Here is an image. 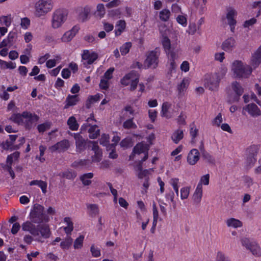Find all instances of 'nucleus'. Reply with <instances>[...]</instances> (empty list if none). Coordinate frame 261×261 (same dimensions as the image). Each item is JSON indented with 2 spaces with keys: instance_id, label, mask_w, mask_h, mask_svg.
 I'll use <instances>...</instances> for the list:
<instances>
[{
  "instance_id": "f257e3e1",
  "label": "nucleus",
  "mask_w": 261,
  "mask_h": 261,
  "mask_svg": "<svg viewBox=\"0 0 261 261\" xmlns=\"http://www.w3.org/2000/svg\"><path fill=\"white\" fill-rule=\"evenodd\" d=\"M177 40L176 38L175 40L171 41L168 37L165 36H163L161 40L163 47L168 58V68L171 73L175 71L177 67L175 62V60L177 59L178 57L176 50L177 44Z\"/></svg>"
},
{
  "instance_id": "f03ea898",
  "label": "nucleus",
  "mask_w": 261,
  "mask_h": 261,
  "mask_svg": "<svg viewBox=\"0 0 261 261\" xmlns=\"http://www.w3.org/2000/svg\"><path fill=\"white\" fill-rule=\"evenodd\" d=\"M226 72V67H221L217 72L206 74L204 80L205 86L211 90H217L220 81L225 76Z\"/></svg>"
},
{
  "instance_id": "7ed1b4c3",
  "label": "nucleus",
  "mask_w": 261,
  "mask_h": 261,
  "mask_svg": "<svg viewBox=\"0 0 261 261\" xmlns=\"http://www.w3.org/2000/svg\"><path fill=\"white\" fill-rule=\"evenodd\" d=\"M230 70L233 77L236 78H248L252 72V67L242 61H233L230 66Z\"/></svg>"
},
{
  "instance_id": "20e7f679",
  "label": "nucleus",
  "mask_w": 261,
  "mask_h": 261,
  "mask_svg": "<svg viewBox=\"0 0 261 261\" xmlns=\"http://www.w3.org/2000/svg\"><path fill=\"white\" fill-rule=\"evenodd\" d=\"M10 120L18 125L30 127L31 125L38 120L37 115L28 112H24L22 114H14L10 117Z\"/></svg>"
},
{
  "instance_id": "39448f33",
  "label": "nucleus",
  "mask_w": 261,
  "mask_h": 261,
  "mask_svg": "<svg viewBox=\"0 0 261 261\" xmlns=\"http://www.w3.org/2000/svg\"><path fill=\"white\" fill-rule=\"evenodd\" d=\"M68 16V11L64 9H58L54 11L51 15L50 25L53 29H58L62 27L66 22Z\"/></svg>"
},
{
  "instance_id": "423d86ee",
  "label": "nucleus",
  "mask_w": 261,
  "mask_h": 261,
  "mask_svg": "<svg viewBox=\"0 0 261 261\" xmlns=\"http://www.w3.org/2000/svg\"><path fill=\"white\" fill-rule=\"evenodd\" d=\"M54 7L53 0H38L34 5L35 15L38 17L45 16Z\"/></svg>"
},
{
  "instance_id": "0eeeda50",
  "label": "nucleus",
  "mask_w": 261,
  "mask_h": 261,
  "mask_svg": "<svg viewBox=\"0 0 261 261\" xmlns=\"http://www.w3.org/2000/svg\"><path fill=\"white\" fill-rule=\"evenodd\" d=\"M30 215L32 221L36 223H46L50 220L49 216L44 212V207L38 203L34 205Z\"/></svg>"
},
{
  "instance_id": "6e6552de",
  "label": "nucleus",
  "mask_w": 261,
  "mask_h": 261,
  "mask_svg": "<svg viewBox=\"0 0 261 261\" xmlns=\"http://www.w3.org/2000/svg\"><path fill=\"white\" fill-rule=\"evenodd\" d=\"M240 242L242 246L249 250L253 256L261 257V247L256 241L249 238L242 237L240 239Z\"/></svg>"
},
{
  "instance_id": "1a4fd4ad",
  "label": "nucleus",
  "mask_w": 261,
  "mask_h": 261,
  "mask_svg": "<svg viewBox=\"0 0 261 261\" xmlns=\"http://www.w3.org/2000/svg\"><path fill=\"white\" fill-rule=\"evenodd\" d=\"M138 76L134 72H130L126 75L121 80V83L124 86H129L130 90H134L138 84Z\"/></svg>"
},
{
  "instance_id": "9d476101",
  "label": "nucleus",
  "mask_w": 261,
  "mask_h": 261,
  "mask_svg": "<svg viewBox=\"0 0 261 261\" xmlns=\"http://www.w3.org/2000/svg\"><path fill=\"white\" fill-rule=\"evenodd\" d=\"M81 57L83 64L85 67H88L98 59V55L92 50L84 49L82 51Z\"/></svg>"
},
{
  "instance_id": "9b49d317",
  "label": "nucleus",
  "mask_w": 261,
  "mask_h": 261,
  "mask_svg": "<svg viewBox=\"0 0 261 261\" xmlns=\"http://www.w3.org/2000/svg\"><path fill=\"white\" fill-rule=\"evenodd\" d=\"M147 145L145 143H139L137 144L134 148L132 154L129 155V160H135L137 158V156L143 154V158L141 161H145L147 157Z\"/></svg>"
},
{
  "instance_id": "f8f14e48",
  "label": "nucleus",
  "mask_w": 261,
  "mask_h": 261,
  "mask_svg": "<svg viewBox=\"0 0 261 261\" xmlns=\"http://www.w3.org/2000/svg\"><path fill=\"white\" fill-rule=\"evenodd\" d=\"M257 152V148L254 145L251 146L247 149L246 159V166L247 169L251 168L256 162Z\"/></svg>"
},
{
  "instance_id": "ddd939ff",
  "label": "nucleus",
  "mask_w": 261,
  "mask_h": 261,
  "mask_svg": "<svg viewBox=\"0 0 261 261\" xmlns=\"http://www.w3.org/2000/svg\"><path fill=\"white\" fill-rule=\"evenodd\" d=\"M160 55V51L158 48L148 53V68L155 69L157 67Z\"/></svg>"
},
{
  "instance_id": "4468645a",
  "label": "nucleus",
  "mask_w": 261,
  "mask_h": 261,
  "mask_svg": "<svg viewBox=\"0 0 261 261\" xmlns=\"http://www.w3.org/2000/svg\"><path fill=\"white\" fill-rule=\"evenodd\" d=\"M89 143L90 144V146L91 147V151H92V152L91 153V162L94 163L100 162L102 159V151L101 149H100L97 142L95 141H90Z\"/></svg>"
},
{
  "instance_id": "2eb2a0df",
  "label": "nucleus",
  "mask_w": 261,
  "mask_h": 261,
  "mask_svg": "<svg viewBox=\"0 0 261 261\" xmlns=\"http://www.w3.org/2000/svg\"><path fill=\"white\" fill-rule=\"evenodd\" d=\"M248 114L252 117H257L261 115V110L257 105L253 103H249L243 108L242 113Z\"/></svg>"
},
{
  "instance_id": "dca6fc26",
  "label": "nucleus",
  "mask_w": 261,
  "mask_h": 261,
  "mask_svg": "<svg viewBox=\"0 0 261 261\" xmlns=\"http://www.w3.org/2000/svg\"><path fill=\"white\" fill-rule=\"evenodd\" d=\"M37 228L39 232V236H37L38 237L37 239L38 241L43 242V241L41 240V238L47 239L50 237L51 232L48 224L40 225L37 226Z\"/></svg>"
},
{
  "instance_id": "f3484780",
  "label": "nucleus",
  "mask_w": 261,
  "mask_h": 261,
  "mask_svg": "<svg viewBox=\"0 0 261 261\" xmlns=\"http://www.w3.org/2000/svg\"><path fill=\"white\" fill-rule=\"evenodd\" d=\"M80 29V28L79 25H74L71 30L64 33L61 38V41L62 42H70L78 33Z\"/></svg>"
},
{
  "instance_id": "a211bd4d",
  "label": "nucleus",
  "mask_w": 261,
  "mask_h": 261,
  "mask_svg": "<svg viewBox=\"0 0 261 261\" xmlns=\"http://www.w3.org/2000/svg\"><path fill=\"white\" fill-rule=\"evenodd\" d=\"M22 230L29 232L34 237L39 236V232L37 226L32 222L26 221L21 224Z\"/></svg>"
},
{
  "instance_id": "6ab92c4d",
  "label": "nucleus",
  "mask_w": 261,
  "mask_h": 261,
  "mask_svg": "<svg viewBox=\"0 0 261 261\" xmlns=\"http://www.w3.org/2000/svg\"><path fill=\"white\" fill-rule=\"evenodd\" d=\"M87 127H89V136L91 139H95L99 136V130L98 129L97 126L96 125H89L87 122L82 125L81 128V132H83Z\"/></svg>"
},
{
  "instance_id": "aec40b11",
  "label": "nucleus",
  "mask_w": 261,
  "mask_h": 261,
  "mask_svg": "<svg viewBox=\"0 0 261 261\" xmlns=\"http://www.w3.org/2000/svg\"><path fill=\"white\" fill-rule=\"evenodd\" d=\"M16 38V33L10 32L7 37L0 42V49L3 47H10L13 46L15 43Z\"/></svg>"
},
{
  "instance_id": "412c9836",
  "label": "nucleus",
  "mask_w": 261,
  "mask_h": 261,
  "mask_svg": "<svg viewBox=\"0 0 261 261\" xmlns=\"http://www.w3.org/2000/svg\"><path fill=\"white\" fill-rule=\"evenodd\" d=\"M261 62V46L252 55L250 65L252 70L257 67Z\"/></svg>"
},
{
  "instance_id": "4be33fe9",
  "label": "nucleus",
  "mask_w": 261,
  "mask_h": 261,
  "mask_svg": "<svg viewBox=\"0 0 261 261\" xmlns=\"http://www.w3.org/2000/svg\"><path fill=\"white\" fill-rule=\"evenodd\" d=\"M200 159V153L197 149H191L187 156V163L190 165H195Z\"/></svg>"
},
{
  "instance_id": "5701e85b",
  "label": "nucleus",
  "mask_w": 261,
  "mask_h": 261,
  "mask_svg": "<svg viewBox=\"0 0 261 261\" xmlns=\"http://www.w3.org/2000/svg\"><path fill=\"white\" fill-rule=\"evenodd\" d=\"M225 224L227 227L233 229H237L243 226V222L240 220L230 217L226 219Z\"/></svg>"
},
{
  "instance_id": "b1692460",
  "label": "nucleus",
  "mask_w": 261,
  "mask_h": 261,
  "mask_svg": "<svg viewBox=\"0 0 261 261\" xmlns=\"http://www.w3.org/2000/svg\"><path fill=\"white\" fill-rule=\"evenodd\" d=\"M69 146L70 144L68 141L64 140L51 146L49 149L52 152L55 151H62L68 149Z\"/></svg>"
},
{
  "instance_id": "393cba45",
  "label": "nucleus",
  "mask_w": 261,
  "mask_h": 261,
  "mask_svg": "<svg viewBox=\"0 0 261 261\" xmlns=\"http://www.w3.org/2000/svg\"><path fill=\"white\" fill-rule=\"evenodd\" d=\"M203 196V188L196 186L192 195V200L194 204L200 203Z\"/></svg>"
},
{
  "instance_id": "a878e982",
  "label": "nucleus",
  "mask_w": 261,
  "mask_h": 261,
  "mask_svg": "<svg viewBox=\"0 0 261 261\" xmlns=\"http://www.w3.org/2000/svg\"><path fill=\"white\" fill-rule=\"evenodd\" d=\"M237 12L233 9H230L228 11L227 14V19L228 23L230 27V30L232 32H233L235 29V25L236 21L234 19V17L237 16Z\"/></svg>"
},
{
  "instance_id": "bb28decb",
  "label": "nucleus",
  "mask_w": 261,
  "mask_h": 261,
  "mask_svg": "<svg viewBox=\"0 0 261 261\" xmlns=\"http://www.w3.org/2000/svg\"><path fill=\"white\" fill-rule=\"evenodd\" d=\"M171 107V104L168 102H165L163 103L161 112V115L163 117L170 118L173 116Z\"/></svg>"
},
{
  "instance_id": "cd10ccee",
  "label": "nucleus",
  "mask_w": 261,
  "mask_h": 261,
  "mask_svg": "<svg viewBox=\"0 0 261 261\" xmlns=\"http://www.w3.org/2000/svg\"><path fill=\"white\" fill-rule=\"evenodd\" d=\"M190 83V80L188 77H184L177 86L178 93L180 95L184 94L188 89Z\"/></svg>"
},
{
  "instance_id": "c85d7f7f",
  "label": "nucleus",
  "mask_w": 261,
  "mask_h": 261,
  "mask_svg": "<svg viewBox=\"0 0 261 261\" xmlns=\"http://www.w3.org/2000/svg\"><path fill=\"white\" fill-rule=\"evenodd\" d=\"M236 46V40L232 37L226 39L222 44V48L225 51H231Z\"/></svg>"
},
{
  "instance_id": "c756f323",
  "label": "nucleus",
  "mask_w": 261,
  "mask_h": 261,
  "mask_svg": "<svg viewBox=\"0 0 261 261\" xmlns=\"http://www.w3.org/2000/svg\"><path fill=\"white\" fill-rule=\"evenodd\" d=\"M73 135L75 140L76 151L81 152L85 148V140L79 134L74 133Z\"/></svg>"
},
{
  "instance_id": "7c9ffc66",
  "label": "nucleus",
  "mask_w": 261,
  "mask_h": 261,
  "mask_svg": "<svg viewBox=\"0 0 261 261\" xmlns=\"http://www.w3.org/2000/svg\"><path fill=\"white\" fill-rule=\"evenodd\" d=\"M126 23L124 20H119L116 22L114 31L115 36L118 37L121 35L125 30Z\"/></svg>"
},
{
  "instance_id": "2f4dec72",
  "label": "nucleus",
  "mask_w": 261,
  "mask_h": 261,
  "mask_svg": "<svg viewBox=\"0 0 261 261\" xmlns=\"http://www.w3.org/2000/svg\"><path fill=\"white\" fill-rule=\"evenodd\" d=\"M140 161L136 166L135 170L137 172L138 177L140 179H146L147 171L145 169H143V162Z\"/></svg>"
},
{
  "instance_id": "473e14b6",
  "label": "nucleus",
  "mask_w": 261,
  "mask_h": 261,
  "mask_svg": "<svg viewBox=\"0 0 261 261\" xmlns=\"http://www.w3.org/2000/svg\"><path fill=\"white\" fill-rule=\"evenodd\" d=\"M90 9L88 7L79 8L76 10V13L78 14L79 19L82 21H85L88 19V15Z\"/></svg>"
},
{
  "instance_id": "72a5a7b5",
  "label": "nucleus",
  "mask_w": 261,
  "mask_h": 261,
  "mask_svg": "<svg viewBox=\"0 0 261 261\" xmlns=\"http://www.w3.org/2000/svg\"><path fill=\"white\" fill-rule=\"evenodd\" d=\"M63 222L66 224V226L62 227L67 234H71L73 230V224L71 218L69 217H66L63 219Z\"/></svg>"
},
{
  "instance_id": "f704fd0d",
  "label": "nucleus",
  "mask_w": 261,
  "mask_h": 261,
  "mask_svg": "<svg viewBox=\"0 0 261 261\" xmlns=\"http://www.w3.org/2000/svg\"><path fill=\"white\" fill-rule=\"evenodd\" d=\"M91 163V161L89 160H80L75 161L72 164V166L77 168H87L90 166Z\"/></svg>"
},
{
  "instance_id": "c9c22d12",
  "label": "nucleus",
  "mask_w": 261,
  "mask_h": 261,
  "mask_svg": "<svg viewBox=\"0 0 261 261\" xmlns=\"http://www.w3.org/2000/svg\"><path fill=\"white\" fill-rule=\"evenodd\" d=\"M29 185L31 186L35 185L38 186L44 194L47 192V184L46 181L41 180H33L30 182Z\"/></svg>"
},
{
  "instance_id": "e433bc0d",
  "label": "nucleus",
  "mask_w": 261,
  "mask_h": 261,
  "mask_svg": "<svg viewBox=\"0 0 261 261\" xmlns=\"http://www.w3.org/2000/svg\"><path fill=\"white\" fill-rule=\"evenodd\" d=\"M61 178H65L68 179H72L75 178L76 176V173L75 171L71 169H67L64 171H62L58 174Z\"/></svg>"
},
{
  "instance_id": "4c0bfd02",
  "label": "nucleus",
  "mask_w": 261,
  "mask_h": 261,
  "mask_svg": "<svg viewBox=\"0 0 261 261\" xmlns=\"http://www.w3.org/2000/svg\"><path fill=\"white\" fill-rule=\"evenodd\" d=\"M184 137L183 130L180 128L175 130L172 136V140L176 144H177Z\"/></svg>"
},
{
  "instance_id": "58836bf2",
  "label": "nucleus",
  "mask_w": 261,
  "mask_h": 261,
  "mask_svg": "<svg viewBox=\"0 0 261 261\" xmlns=\"http://www.w3.org/2000/svg\"><path fill=\"white\" fill-rule=\"evenodd\" d=\"M232 89L234 91L237 95L236 100H238L239 97L243 93V89L240 84L237 82L232 83L231 85Z\"/></svg>"
},
{
  "instance_id": "ea45409f",
  "label": "nucleus",
  "mask_w": 261,
  "mask_h": 261,
  "mask_svg": "<svg viewBox=\"0 0 261 261\" xmlns=\"http://www.w3.org/2000/svg\"><path fill=\"white\" fill-rule=\"evenodd\" d=\"M73 243L72 239L70 237H66L61 243L60 247L62 249L68 250Z\"/></svg>"
},
{
  "instance_id": "a19ab883",
  "label": "nucleus",
  "mask_w": 261,
  "mask_h": 261,
  "mask_svg": "<svg viewBox=\"0 0 261 261\" xmlns=\"http://www.w3.org/2000/svg\"><path fill=\"white\" fill-rule=\"evenodd\" d=\"M84 239L85 236L81 234L75 239L73 242V248L74 249L78 250L83 248Z\"/></svg>"
},
{
  "instance_id": "79ce46f5",
  "label": "nucleus",
  "mask_w": 261,
  "mask_h": 261,
  "mask_svg": "<svg viewBox=\"0 0 261 261\" xmlns=\"http://www.w3.org/2000/svg\"><path fill=\"white\" fill-rule=\"evenodd\" d=\"M96 16L99 18H102L106 14V9L102 4H98L96 6V9L94 12Z\"/></svg>"
},
{
  "instance_id": "37998d69",
  "label": "nucleus",
  "mask_w": 261,
  "mask_h": 261,
  "mask_svg": "<svg viewBox=\"0 0 261 261\" xmlns=\"http://www.w3.org/2000/svg\"><path fill=\"white\" fill-rule=\"evenodd\" d=\"M210 182V174H206L200 177L199 181L197 185V187L203 188L202 186H207Z\"/></svg>"
},
{
  "instance_id": "c03bdc74",
  "label": "nucleus",
  "mask_w": 261,
  "mask_h": 261,
  "mask_svg": "<svg viewBox=\"0 0 261 261\" xmlns=\"http://www.w3.org/2000/svg\"><path fill=\"white\" fill-rule=\"evenodd\" d=\"M67 124L69 128L72 130H76L79 128V124L76 122L75 118L73 116H71L68 119Z\"/></svg>"
},
{
  "instance_id": "a18cd8bd",
  "label": "nucleus",
  "mask_w": 261,
  "mask_h": 261,
  "mask_svg": "<svg viewBox=\"0 0 261 261\" xmlns=\"http://www.w3.org/2000/svg\"><path fill=\"white\" fill-rule=\"evenodd\" d=\"M93 177L92 173H85L81 176V180L83 184L85 186L89 185L91 181V179Z\"/></svg>"
},
{
  "instance_id": "49530a36",
  "label": "nucleus",
  "mask_w": 261,
  "mask_h": 261,
  "mask_svg": "<svg viewBox=\"0 0 261 261\" xmlns=\"http://www.w3.org/2000/svg\"><path fill=\"white\" fill-rule=\"evenodd\" d=\"M19 156V153L18 152H15L13 153L8 156L7 159V166L11 167L12 164L14 161H16Z\"/></svg>"
},
{
  "instance_id": "de8ad7c7",
  "label": "nucleus",
  "mask_w": 261,
  "mask_h": 261,
  "mask_svg": "<svg viewBox=\"0 0 261 261\" xmlns=\"http://www.w3.org/2000/svg\"><path fill=\"white\" fill-rule=\"evenodd\" d=\"M171 15V12L169 10L164 9L160 11L159 17L161 20L163 21H167L169 20Z\"/></svg>"
},
{
  "instance_id": "09e8293b",
  "label": "nucleus",
  "mask_w": 261,
  "mask_h": 261,
  "mask_svg": "<svg viewBox=\"0 0 261 261\" xmlns=\"http://www.w3.org/2000/svg\"><path fill=\"white\" fill-rule=\"evenodd\" d=\"M88 210V213L91 216H95L98 214V208L97 205L93 204H89L87 205Z\"/></svg>"
},
{
  "instance_id": "8fccbe9b",
  "label": "nucleus",
  "mask_w": 261,
  "mask_h": 261,
  "mask_svg": "<svg viewBox=\"0 0 261 261\" xmlns=\"http://www.w3.org/2000/svg\"><path fill=\"white\" fill-rule=\"evenodd\" d=\"M0 22L2 25H5L6 27H9L12 22V16L9 14L7 16H2L0 17Z\"/></svg>"
},
{
  "instance_id": "3c124183",
  "label": "nucleus",
  "mask_w": 261,
  "mask_h": 261,
  "mask_svg": "<svg viewBox=\"0 0 261 261\" xmlns=\"http://www.w3.org/2000/svg\"><path fill=\"white\" fill-rule=\"evenodd\" d=\"M190 187L187 186L181 188L180 190V197L181 200L187 199L190 194Z\"/></svg>"
},
{
  "instance_id": "603ef678",
  "label": "nucleus",
  "mask_w": 261,
  "mask_h": 261,
  "mask_svg": "<svg viewBox=\"0 0 261 261\" xmlns=\"http://www.w3.org/2000/svg\"><path fill=\"white\" fill-rule=\"evenodd\" d=\"M176 20L183 27H186L187 25V15L186 14L178 15L176 17Z\"/></svg>"
},
{
  "instance_id": "864d4df0",
  "label": "nucleus",
  "mask_w": 261,
  "mask_h": 261,
  "mask_svg": "<svg viewBox=\"0 0 261 261\" xmlns=\"http://www.w3.org/2000/svg\"><path fill=\"white\" fill-rule=\"evenodd\" d=\"M132 46V43L130 42H127L123 44L120 48L121 54L122 56L126 55L129 52Z\"/></svg>"
},
{
  "instance_id": "5fc2aeb1",
  "label": "nucleus",
  "mask_w": 261,
  "mask_h": 261,
  "mask_svg": "<svg viewBox=\"0 0 261 261\" xmlns=\"http://www.w3.org/2000/svg\"><path fill=\"white\" fill-rule=\"evenodd\" d=\"M78 101V97L77 95H69L66 99L67 104L65 108H67L69 106L75 105Z\"/></svg>"
},
{
  "instance_id": "6e6d98bb",
  "label": "nucleus",
  "mask_w": 261,
  "mask_h": 261,
  "mask_svg": "<svg viewBox=\"0 0 261 261\" xmlns=\"http://www.w3.org/2000/svg\"><path fill=\"white\" fill-rule=\"evenodd\" d=\"M0 65L2 67L10 69H15L16 67V63L12 62H6L0 59Z\"/></svg>"
},
{
  "instance_id": "4d7b16f0",
  "label": "nucleus",
  "mask_w": 261,
  "mask_h": 261,
  "mask_svg": "<svg viewBox=\"0 0 261 261\" xmlns=\"http://www.w3.org/2000/svg\"><path fill=\"white\" fill-rule=\"evenodd\" d=\"M216 261H231L229 256L222 251H218L216 253Z\"/></svg>"
},
{
  "instance_id": "13d9d810",
  "label": "nucleus",
  "mask_w": 261,
  "mask_h": 261,
  "mask_svg": "<svg viewBox=\"0 0 261 261\" xmlns=\"http://www.w3.org/2000/svg\"><path fill=\"white\" fill-rule=\"evenodd\" d=\"M90 252L93 257H98L101 255L100 249L94 244H92L90 247Z\"/></svg>"
},
{
  "instance_id": "bf43d9fd",
  "label": "nucleus",
  "mask_w": 261,
  "mask_h": 261,
  "mask_svg": "<svg viewBox=\"0 0 261 261\" xmlns=\"http://www.w3.org/2000/svg\"><path fill=\"white\" fill-rule=\"evenodd\" d=\"M199 28L195 23H190L188 26L187 32L190 35H194L197 31L199 30Z\"/></svg>"
},
{
  "instance_id": "052dcab7",
  "label": "nucleus",
  "mask_w": 261,
  "mask_h": 261,
  "mask_svg": "<svg viewBox=\"0 0 261 261\" xmlns=\"http://www.w3.org/2000/svg\"><path fill=\"white\" fill-rule=\"evenodd\" d=\"M223 121L222 116L219 113L217 116L212 120V123L213 126L219 127Z\"/></svg>"
},
{
  "instance_id": "680f3d73",
  "label": "nucleus",
  "mask_w": 261,
  "mask_h": 261,
  "mask_svg": "<svg viewBox=\"0 0 261 261\" xmlns=\"http://www.w3.org/2000/svg\"><path fill=\"white\" fill-rule=\"evenodd\" d=\"M110 137L107 134H103L101 135V138L100 139V143L103 146H108L110 144L109 143Z\"/></svg>"
},
{
  "instance_id": "e2e57ef3",
  "label": "nucleus",
  "mask_w": 261,
  "mask_h": 261,
  "mask_svg": "<svg viewBox=\"0 0 261 261\" xmlns=\"http://www.w3.org/2000/svg\"><path fill=\"white\" fill-rule=\"evenodd\" d=\"M61 60L60 56H57L56 59H50L46 61V66L48 68H51L55 66L57 61H59Z\"/></svg>"
},
{
  "instance_id": "0e129e2a",
  "label": "nucleus",
  "mask_w": 261,
  "mask_h": 261,
  "mask_svg": "<svg viewBox=\"0 0 261 261\" xmlns=\"http://www.w3.org/2000/svg\"><path fill=\"white\" fill-rule=\"evenodd\" d=\"M102 23L103 29L106 32H110L113 30L114 25L112 23H111L105 20L102 21Z\"/></svg>"
},
{
  "instance_id": "69168bd1",
  "label": "nucleus",
  "mask_w": 261,
  "mask_h": 261,
  "mask_svg": "<svg viewBox=\"0 0 261 261\" xmlns=\"http://www.w3.org/2000/svg\"><path fill=\"white\" fill-rule=\"evenodd\" d=\"M120 145L122 147L127 148L133 145V142L130 138H126L123 139L120 143Z\"/></svg>"
},
{
  "instance_id": "338daca9",
  "label": "nucleus",
  "mask_w": 261,
  "mask_h": 261,
  "mask_svg": "<svg viewBox=\"0 0 261 261\" xmlns=\"http://www.w3.org/2000/svg\"><path fill=\"white\" fill-rule=\"evenodd\" d=\"M114 70H115V69H114V67L110 68L105 73L104 75L102 77V78L105 79L106 80H107L109 81L113 77V72L114 71Z\"/></svg>"
},
{
  "instance_id": "774afa93",
  "label": "nucleus",
  "mask_w": 261,
  "mask_h": 261,
  "mask_svg": "<svg viewBox=\"0 0 261 261\" xmlns=\"http://www.w3.org/2000/svg\"><path fill=\"white\" fill-rule=\"evenodd\" d=\"M30 25V20L27 17L21 18L20 25L23 29H27Z\"/></svg>"
}]
</instances>
